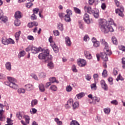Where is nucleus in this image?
Listing matches in <instances>:
<instances>
[{"label":"nucleus","mask_w":125,"mask_h":125,"mask_svg":"<svg viewBox=\"0 0 125 125\" xmlns=\"http://www.w3.org/2000/svg\"><path fill=\"white\" fill-rule=\"evenodd\" d=\"M22 114H23V112H17V114H16L17 118H18V119H19V120H22V116H23Z\"/></svg>","instance_id":"27"},{"label":"nucleus","mask_w":125,"mask_h":125,"mask_svg":"<svg viewBox=\"0 0 125 125\" xmlns=\"http://www.w3.org/2000/svg\"><path fill=\"white\" fill-rule=\"evenodd\" d=\"M83 41H84V42H88V41H89V37H88V35H85L84 36Z\"/></svg>","instance_id":"54"},{"label":"nucleus","mask_w":125,"mask_h":125,"mask_svg":"<svg viewBox=\"0 0 125 125\" xmlns=\"http://www.w3.org/2000/svg\"><path fill=\"white\" fill-rule=\"evenodd\" d=\"M84 55L85 57L87 59L90 60V59H91V58H92V56L91 55V54H90V53L88 51H84Z\"/></svg>","instance_id":"14"},{"label":"nucleus","mask_w":125,"mask_h":125,"mask_svg":"<svg viewBox=\"0 0 125 125\" xmlns=\"http://www.w3.org/2000/svg\"><path fill=\"white\" fill-rule=\"evenodd\" d=\"M39 90L41 91V92H44L45 89L44 88V86L43 85V84L40 83L39 85Z\"/></svg>","instance_id":"20"},{"label":"nucleus","mask_w":125,"mask_h":125,"mask_svg":"<svg viewBox=\"0 0 125 125\" xmlns=\"http://www.w3.org/2000/svg\"><path fill=\"white\" fill-rule=\"evenodd\" d=\"M104 111L106 115H109L110 112H111V109L109 108H105L104 109Z\"/></svg>","instance_id":"42"},{"label":"nucleus","mask_w":125,"mask_h":125,"mask_svg":"<svg viewBox=\"0 0 125 125\" xmlns=\"http://www.w3.org/2000/svg\"><path fill=\"white\" fill-rule=\"evenodd\" d=\"M37 112H38V110L36 108H33L30 110V113L31 114H36Z\"/></svg>","instance_id":"49"},{"label":"nucleus","mask_w":125,"mask_h":125,"mask_svg":"<svg viewBox=\"0 0 125 125\" xmlns=\"http://www.w3.org/2000/svg\"><path fill=\"white\" fill-rule=\"evenodd\" d=\"M5 67H6V69L8 70V71H11V62H7L5 63Z\"/></svg>","instance_id":"21"},{"label":"nucleus","mask_w":125,"mask_h":125,"mask_svg":"<svg viewBox=\"0 0 125 125\" xmlns=\"http://www.w3.org/2000/svg\"><path fill=\"white\" fill-rule=\"evenodd\" d=\"M102 76L104 78H106V77L108 76V74L107 73V70H106V69L104 70L102 73Z\"/></svg>","instance_id":"48"},{"label":"nucleus","mask_w":125,"mask_h":125,"mask_svg":"<svg viewBox=\"0 0 125 125\" xmlns=\"http://www.w3.org/2000/svg\"><path fill=\"white\" fill-rule=\"evenodd\" d=\"M25 54H26L25 51H21L19 54V57H23V56H25Z\"/></svg>","instance_id":"45"},{"label":"nucleus","mask_w":125,"mask_h":125,"mask_svg":"<svg viewBox=\"0 0 125 125\" xmlns=\"http://www.w3.org/2000/svg\"><path fill=\"white\" fill-rule=\"evenodd\" d=\"M72 20H71V17L69 16L65 15L64 16V21L65 22H71Z\"/></svg>","instance_id":"30"},{"label":"nucleus","mask_w":125,"mask_h":125,"mask_svg":"<svg viewBox=\"0 0 125 125\" xmlns=\"http://www.w3.org/2000/svg\"><path fill=\"white\" fill-rule=\"evenodd\" d=\"M122 68H123L124 69H125V58H123L122 59Z\"/></svg>","instance_id":"61"},{"label":"nucleus","mask_w":125,"mask_h":125,"mask_svg":"<svg viewBox=\"0 0 125 125\" xmlns=\"http://www.w3.org/2000/svg\"><path fill=\"white\" fill-rule=\"evenodd\" d=\"M2 43L4 45H7V44H9V43L12 44L15 43L14 41H13V40H12L11 38L7 39L5 37H4L2 38Z\"/></svg>","instance_id":"5"},{"label":"nucleus","mask_w":125,"mask_h":125,"mask_svg":"<svg viewBox=\"0 0 125 125\" xmlns=\"http://www.w3.org/2000/svg\"><path fill=\"white\" fill-rule=\"evenodd\" d=\"M120 50H122V51H125V46L123 45H120L119 46Z\"/></svg>","instance_id":"63"},{"label":"nucleus","mask_w":125,"mask_h":125,"mask_svg":"<svg viewBox=\"0 0 125 125\" xmlns=\"http://www.w3.org/2000/svg\"><path fill=\"white\" fill-rule=\"evenodd\" d=\"M4 84L6 85L10 86V87L13 88L14 89H17V88H18V85L14 84L13 83H11L9 81L5 82Z\"/></svg>","instance_id":"8"},{"label":"nucleus","mask_w":125,"mask_h":125,"mask_svg":"<svg viewBox=\"0 0 125 125\" xmlns=\"http://www.w3.org/2000/svg\"><path fill=\"white\" fill-rule=\"evenodd\" d=\"M42 48L41 47H39V48L31 46V53H33V54H36V53H38L40 52V51H42Z\"/></svg>","instance_id":"7"},{"label":"nucleus","mask_w":125,"mask_h":125,"mask_svg":"<svg viewBox=\"0 0 125 125\" xmlns=\"http://www.w3.org/2000/svg\"><path fill=\"white\" fill-rule=\"evenodd\" d=\"M84 9L85 11L89 13V14H93L95 18H98V17H99V11L98 10H93L92 9H91V7L87 6H84Z\"/></svg>","instance_id":"3"},{"label":"nucleus","mask_w":125,"mask_h":125,"mask_svg":"<svg viewBox=\"0 0 125 125\" xmlns=\"http://www.w3.org/2000/svg\"><path fill=\"white\" fill-rule=\"evenodd\" d=\"M53 34L54 35V36H59V35H60V33L58 30H54L53 31Z\"/></svg>","instance_id":"55"},{"label":"nucleus","mask_w":125,"mask_h":125,"mask_svg":"<svg viewBox=\"0 0 125 125\" xmlns=\"http://www.w3.org/2000/svg\"><path fill=\"white\" fill-rule=\"evenodd\" d=\"M125 11V8L123 6H120L119 8L116 9L115 10V13L116 14H118L119 16L121 17H124L125 15H124V12Z\"/></svg>","instance_id":"6"},{"label":"nucleus","mask_w":125,"mask_h":125,"mask_svg":"<svg viewBox=\"0 0 125 125\" xmlns=\"http://www.w3.org/2000/svg\"><path fill=\"white\" fill-rule=\"evenodd\" d=\"M92 101L93 104H96V102L99 103V102H100V98L97 96H94L93 98V100H92Z\"/></svg>","instance_id":"16"},{"label":"nucleus","mask_w":125,"mask_h":125,"mask_svg":"<svg viewBox=\"0 0 125 125\" xmlns=\"http://www.w3.org/2000/svg\"><path fill=\"white\" fill-rule=\"evenodd\" d=\"M99 24L101 30L104 34H107L109 32H114V28H113L112 25L110 24L107 25L108 23L106 20L101 19L99 21Z\"/></svg>","instance_id":"1"},{"label":"nucleus","mask_w":125,"mask_h":125,"mask_svg":"<svg viewBox=\"0 0 125 125\" xmlns=\"http://www.w3.org/2000/svg\"><path fill=\"white\" fill-rule=\"evenodd\" d=\"M15 17L16 19H18L22 18V14L19 11H17L15 14Z\"/></svg>","instance_id":"18"},{"label":"nucleus","mask_w":125,"mask_h":125,"mask_svg":"<svg viewBox=\"0 0 125 125\" xmlns=\"http://www.w3.org/2000/svg\"><path fill=\"white\" fill-rule=\"evenodd\" d=\"M8 81L11 83H13L14 84H16L15 83H16V80L15 79L10 77H7Z\"/></svg>","instance_id":"19"},{"label":"nucleus","mask_w":125,"mask_h":125,"mask_svg":"<svg viewBox=\"0 0 125 125\" xmlns=\"http://www.w3.org/2000/svg\"><path fill=\"white\" fill-rule=\"evenodd\" d=\"M111 104H113V105H118V101L116 100H114L111 102Z\"/></svg>","instance_id":"62"},{"label":"nucleus","mask_w":125,"mask_h":125,"mask_svg":"<svg viewBox=\"0 0 125 125\" xmlns=\"http://www.w3.org/2000/svg\"><path fill=\"white\" fill-rule=\"evenodd\" d=\"M38 104V100H33L31 102V106L34 107L35 105H37Z\"/></svg>","instance_id":"44"},{"label":"nucleus","mask_w":125,"mask_h":125,"mask_svg":"<svg viewBox=\"0 0 125 125\" xmlns=\"http://www.w3.org/2000/svg\"><path fill=\"white\" fill-rule=\"evenodd\" d=\"M93 78L95 83L98 82V80L99 79V75H98V74H94Z\"/></svg>","instance_id":"23"},{"label":"nucleus","mask_w":125,"mask_h":125,"mask_svg":"<svg viewBox=\"0 0 125 125\" xmlns=\"http://www.w3.org/2000/svg\"><path fill=\"white\" fill-rule=\"evenodd\" d=\"M17 92L19 94H21V93L24 94V93H25V92H26V90H25V89H24V88H20L17 90Z\"/></svg>","instance_id":"26"},{"label":"nucleus","mask_w":125,"mask_h":125,"mask_svg":"<svg viewBox=\"0 0 125 125\" xmlns=\"http://www.w3.org/2000/svg\"><path fill=\"white\" fill-rule=\"evenodd\" d=\"M39 76L40 78H45L46 77V73L43 72H40L39 74Z\"/></svg>","instance_id":"39"},{"label":"nucleus","mask_w":125,"mask_h":125,"mask_svg":"<svg viewBox=\"0 0 125 125\" xmlns=\"http://www.w3.org/2000/svg\"><path fill=\"white\" fill-rule=\"evenodd\" d=\"M104 53H102L101 55V57L104 61H108V56H110L112 54V52L109 49H104Z\"/></svg>","instance_id":"4"},{"label":"nucleus","mask_w":125,"mask_h":125,"mask_svg":"<svg viewBox=\"0 0 125 125\" xmlns=\"http://www.w3.org/2000/svg\"><path fill=\"white\" fill-rule=\"evenodd\" d=\"M47 67L49 69H53L54 68V64L52 62H50L47 64Z\"/></svg>","instance_id":"29"},{"label":"nucleus","mask_w":125,"mask_h":125,"mask_svg":"<svg viewBox=\"0 0 125 125\" xmlns=\"http://www.w3.org/2000/svg\"><path fill=\"white\" fill-rule=\"evenodd\" d=\"M15 26H20V24H21V22H20V21L18 20V19H16L15 20Z\"/></svg>","instance_id":"43"},{"label":"nucleus","mask_w":125,"mask_h":125,"mask_svg":"<svg viewBox=\"0 0 125 125\" xmlns=\"http://www.w3.org/2000/svg\"><path fill=\"white\" fill-rule=\"evenodd\" d=\"M100 42L104 46V48H105V49H109V45H108V43L105 41L104 39H101Z\"/></svg>","instance_id":"13"},{"label":"nucleus","mask_w":125,"mask_h":125,"mask_svg":"<svg viewBox=\"0 0 125 125\" xmlns=\"http://www.w3.org/2000/svg\"><path fill=\"white\" fill-rule=\"evenodd\" d=\"M92 90H96L97 86H96V83H92L90 85Z\"/></svg>","instance_id":"34"},{"label":"nucleus","mask_w":125,"mask_h":125,"mask_svg":"<svg viewBox=\"0 0 125 125\" xmlns=\"http://www.w3.org/2000/svg\"><path fill=\"white\" fill-rule=\"evenodd\" d=\"M66 11L67 14H66L65 15H67V16H71V15H72V10L70 9H67L66 10Z\"/></svg>","instance_id":"50"},{"label":"nucleus","mask_w":125,"mask_h":125,"mask_svg":"<svg viewBox=\"0 0 125 125\" xmlns=\"http://www.w3.org/2000/svg\"><path fill=\"white\" fill-rule=\"evenodd\" d=\"M70 125H80V124L76 121H72L70 123Z\"/></svg>","instance_id":"56"},{"label":"nucleus","mask_w":125,"mask_h":125,"mask_svg":"<svg viewBox=\"0 0 125 125\" xmlns=\"http://www.w3.org/2000/svg\"><path fill=\"white\" fill-rule=\"evenodd\" d=\"M40 9L38 8H36L33 9V14H38L39 13Z\"/></svg>","instance_id":"53"},{"label":"nucleus","mask_w":125,"mask_h":125,"mask_svg":"<svg viewBox=\"0 0 125 125\" xmlns=\"http://www.w3.org/2000/svg\"><path fill=\"white\" fill-rule=\"evenodd\" d=\"M72 71L74 72V73H77L78 72V70H77V68L76 67V65H73L72 67Z\"/></svg>","instance_id":"60"},{"label":"nucleus","mask_w":125,"mask_h":125,"mask_svg":"<svg viewBox=\"0 0 125 125\" xmlns=\"http://www.w3.org/2000/svg\"><path fill=\"white\" fill-rule=\"evenodd\" d=\"M124 81V79L123 78V77H122V75L121 74H119V76L117 77V78L116 79L117 82H119V81Z\"/></svg>","instance_id":"52"},{"label":"nucleus","mask_w":125,"mask_h":125,"mask_svg":"<svg viewBox=\"0 0 125 125\" xmlns=\"http://www.w3.org/2000/svg\"><path fill=\"white\" fill-rule=\"evenodd\" d=\"M83 96H84V93L83 92L80 93L76 95V97H77L78 99H81V98H83Z\"/></svg>","instance_id":"38"},{"label":"nucleus","mask_w":125,"mask_h":125,"mask_svg":"<svg viewBox=\"0 0 125 125\" xmlns=\"http://www.w3.org/2000/svg\"><path fill=\"white\" fill-rule=\"evenodd\" d=\"M78 64L80 67H83L85 65H86V61L83 59H80L78 60Z\"/></svg>","instance_id":"10"},{"label":"nucleus","mask_w":125,"mask_h":125,"mask_svg":"<svg viewBox=\"0 0 125 125\" xmlns=\"http://www.w3.org/2000/svg\"><path fill=\"white\" fill-rule=\"evenodd\" d=\"M42 53H40L38 58L41 60H45V61H48L49 60H52V56L49 55V50L48 49L42 50L41 51Z\"/></svg>","instance_id":"2"},{"label":"nucleus","mask_w":125,"mask_h":125,"mask_svg":"<svg viewBox=\"0 0 125 125\" xmlns=\"http://www.w3.org/2000/svg\"><path fill=\"white\" fill-rule=\"evenodd\" d=\"M13 121H12L10 118H7V124H9V125L12 124V125H13V123H12Z\"/></svg>","instance_id":"58"},{"label":"nucleus","mask_w":125,"mask_h":125,"mask_svg":"<svg viewBox=\"0 0 125 125\" xmlns=\"http://www.w3.org/2000/svg\"><path fill=\"white\" fill-rule=\"evenodd\" d=\"M50 89H51L52 91H57V86L55 85H52L50 87Z\"/></svg>","instance_id":"33"},{"label":"nucleus","mask_w":125,"mask_h":125,"mask_svg":"<svg viewBox=\"0 0 125 125\" xmlns=\"http://www.w3.org/2000/svg\"><path fill=\"white\" fill-rule=\"evenodd\" d=\"M3 112H4L3 110H0V121L1 122L5 121V116L2 115V114H3Z\"/></svg>","instance_id":"17"},{"label":"nucleus","mask_w":125,"mask_h":125,"mask_svg":"<svg viewBox=\"0 0 125 125\" xmlns=\"http://www.w3.org/2000/svg\"><path fill=\"white\" fill-rule=\"evenodd\" d=\"M65 89L67 92H71V91H72V89H73V88L70 85H67L66 86Z\"/></svg>","instance_id":"40"},{"label":"nucleus","mask_w":125,"mask_h":125,"mask_svg":"<svg viewBox=\"0 0 125 125\" xmlns=\"http://www.w3.org/2000/svg\"><path fill=\"white\" fill-rule=\"evenodd\" d=\"M73 102H74V101H73V99H69L68 101H67V103L66 104V105H67L68 106V108L70 107H72V106H73Z\"/></svg>","instance_id":"28"},{"label":"nucleus","mask_w":125,"mask_h":125,"mask_svg":"<svg viewBox=\"0 0 125 125\" xmlns=\"http://www.w3.org/2000/svg\"><path fill=\"white\" fill-rule=\"evenodd\" d=\"M83 20L87 24H90V19H89V15L87 13L83 16Z\"/></svg>","instance_id":"11"},{"label":"nucleus","mask_w":125,"mask_h":125,"mask_svg":"<svg viewBox=\"0 0 125 125\" xmlns=\"http://www.w3.org/2000/svg\"><path fill=\"white\" fill-rule=\"evenodd\" d=\"M59 17L62 19V18H63V17H65V15L64 13H59Z\"/></svg>","instance_id":"64"},{"label":"nucleus","mask_w":125,"mask_h":125,"mask_svg":"<svg viewBox=\"0 0 125 125\" xmlns=\"http://www.w3.org/2000/svg\"><path fill=\"white\" fill-rule=\"evenodd\" d=\"M26 6L28 8H30V7L33 6V3H32V2H28L26 4Z\"/></svg>","instance_id":"59"},{"label":"nucleus","mask_w":125,"mask_h":125,"mask_svg":"<svg viewBox=\"0 0 125 125\" xmlns=\"http://www.w3.org/2000/svg\"><path fill=\"white\" fill-rule=\"evenodd\" d=\"M100 43L98 41H97V42H95L94 43H93V46L95 47H99V46H100Z\"/></svg>","instance_id":"51"},{"label":"nucleus","mask_w":125,"mask_h":125,"mask_svg":"<svg viewBox=\"0 0 125 125\" xmlns=\"http://www.w3.org/2000/svg\"><path fill=\"white\" fill-rule=\"evenodd\" d=\"M111 40L113 44H118V41L117 40V38H116V37H112Z\"/></svg>","instance_id":"37"},{"label":"nucleus","mask_w":125,"mask_h":125,"mask_svg":"<svg viewBox=\"0 0 125 125\" xmlns=\"http://www.w3.org/2000/svg\"><path fill=\"white\" fill-rule=\"evenodd\" d=\"M49 81L52 83H59V82L56 80V78H55V77H51L50 78H49Z\"/></svg>","instance_id":"22"},{"label":"nucleus","mask_w":125,"mask_h":125,"mask_svg":"<svg viewBox=\"0 0 125 125\" xmlns=\"http://www.w3.org/2000/svg\"><path fill=\"white\" fill-rule=\"evenodd\" d=\"M54 52H55V53H57L59 52V48H58V47L56 45V44H54L53 45V46H52Z\"/></svg>","instance_id":"25"},{"label":"nucleus","mask_w":125,"mask_h":125,"mask_svg":"<svg viewBox=\"0 0 125 125\" xmlns=\"http://www.w3.org/2000/svg\"><path fill=\"white\" fill-rule=\"evenodd\" d=\"M24 119L25 120V122L26 124H29L30 123V117L28 115H24L23 116Z\"/></svg>","instance_id":"36"},{"label":"nucleus","mask_w":125,"mask_h":125,"mask_svg":"<svg viewBox=\"0 0 125 125\" xmlns=\"http://www.w3.org/2000/svg\"><path fill=\"white\" fill-rule=\"evenodd\" d=\"M31 20H37V16L35 14H33L31 16Z\"/></svg>","instance_id":"57"},{"label":"nucleus","mask_w":125,"mask_h":125,"mask_svg":"<svg viewBox=\"0 0 125 125\" xmlns=\"http://www.w3.org/2000/svg\"><path fill=\"white\" fill-rule=\"evenodd\" d=\"M0 20L3 22V23H6L8 21L7 17L6 16H3L1 18H0Z\"/></svg>","instance_id":"31"},{"label":"nucleus","mask_w":125,"mask_h":125,"mask_svg":"<svg viewBox=\"0 0 125 125\" xmlns=\"http://www.w3.org/2000/svg\"><path fill=\"white\" fill-rule=\"evenodd\" d=\"M20 35H21V31H19V32H17L15 35L17 42H18V41H19V38L20 37Z\"/></svg>","instance_id":"24"},{"label":"nucleus","mask_w":125,"mask_h":125,"mask_svg":"<svg viewBox=\"0 0 125 125\" xmlns=\"http://www.w3.org/2000/svg\"><path fill=\"white\" fill-rule=\"evenodd\" d=\"M54 121H55V122H56L57 125H63V123L62 122V121H60L59 119H58V118H55Z\"/></svg>","instance_id":"32"},{"label":"nucleus","mask_w":125,"mask_h":125,"mask_svg":"<svg viewBox=\"0 0 125 125\" xmlns=\"http://www.w3.org/2000/svg\"><path fill=\"white\" fill-rule=\"evenodd\" d=\"M25 89L28 91H31V90H33L35 87L34 85L32 84H27L25 85Z\"/></svg>","instance_id":"12"},{"label":"nucleus","mask_w":125,"mask_h":125,"mask_svg":"<svg viewBox=\"0 0 125 125\" xmlns=\"http://www.w3.org/2000/svg\"><path fill=\"white\" fill-rule=\"evenodd\" d=\"M58 29L60 31H63V30H64V27H63V24L59 23L58 24Z\"/></svg>","instance_id":"35"},{"label":"nucleus","mask_w":125,"mask_h":125,"mask_svg":"<svg viewBox=\"0 0 125 125\" xmlns=\"http://www.w3.org/2000/svg\"><path fill=\"white\" fill-rule=\"evenodd\" d=\"M65 41L66 45H67V46H71L72 42H71V39H70V38L68 36L66 37L65 38Z\"/></svg>","instance_id":"15"},{"label":"nucleus","mask_w":125,"mask_h":125,"mask_svg":"<svg viewBox=\"0 0 125 125\" xmlns=\"http://www.w3.org/2000/svg\"><path fill=\"white\" fill-rule=\"evenodd\" d=\"M85 78L86 81H89L91 80V75L90 74H86Z\"/></svg>","instance_id":"47"},{"label":"nucleus","mask_w":125,"mask_h":125,"mask_svg":"<svg viewBox=\"0 0 125 125\" xmlns=\"http://www.w3.org/2000/svg\"><path fill=\"white\" fill-rule=\"evenodd\" d=\"M72 107H73V109H77V108H78V107H79V103L76 102L74 103V104H73Z\"/></svg>","instance_id":"46"},{"label":"nucleus","mask_w":125,"mask_h":125,"mask_svg":"<svg viewBox=\"0 0 125 125\" xmlns=\"http://www.w3.org/2000/svg\"><path fill=\"white\" fill-rule=\"evenodd\" d=\"M100 83L102 88H103V89L105 91H107V90H108V85L107 84H106V83H105V81L101 80Z\"/></svg>","instance_id":"9"},{"label":"nucleus","mask_w":125,"mask_h":125,"mask_svg":"<svg viewBox=\"0 0 125 125\" xmlns=\"http://www.w3.org/2000/svg\"><path fill=\"white\" fill-rule=\"evenodd\" d=\"M74 10L75 13H77V14H82L80 9L76 7H74Z\"/></svg>","instance_id":"41"}]
</instances>
